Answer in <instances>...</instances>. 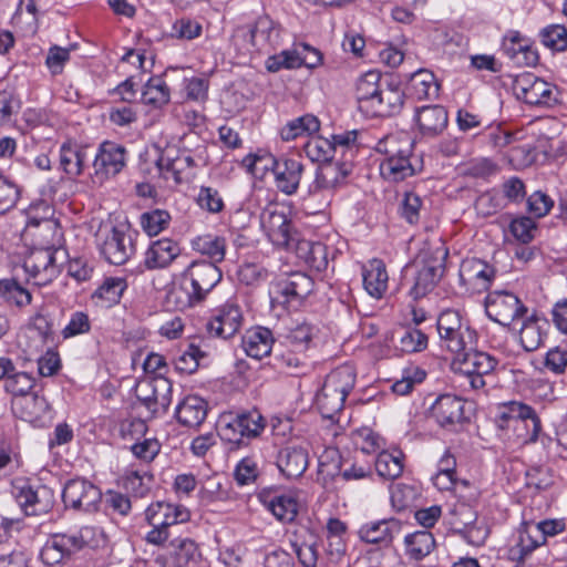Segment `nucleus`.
I'll return each instance as SVG.
<instances>
[{"instance_id":"obj_1","label":"nucleus","mask_w":567,"mask_h":567,"mask_svg":"<svg viewBox=\"0 0 567 567\" xmlns=\"http://www.w3.org/2000/svg\"><path fill=\"white\" fill-rule=\"evenodd\" d=\"M413 143L405 135L391 134L380 140L375 151L383 155L380 174L389 182L398 183L416 174L419 159L412 156Z\"/></svg>"},{"instance_id":"obj_2","label":"nucleus","mask_w":567,"mask_h":567,"mask_svg":"<svg viewBox=\"0 0 567 567\" xmlns=\"http://www.w3.org/2000/svg\"><path fill=\"white\" fill-rule=\"evenodd\" d=\"M264 162V167L271 169L278 190L288 196L297 193L303 173V165L300 161L286 156L275 157L272 155L267 157L249 155L244 159V163L250 169H257L258 165Z\"/></svg>"},{"instance_id":"obj_3","label":"nucleus","mask_w":567,"mask_h":567,"mask_svg":"<svg viewBox=\"0 0 567 567\" xmlns=\"http://www.w3.org/2000/svg\"><path fill=\"white\" fill-rule=\"evenodd\" d=\"M66 259V252L62 248L49 246L34 248L25 257L23 268L34 285L45 286L56 278L61 266Z\"/></svg>"},{"instance_id":"obj_4","label":"nucleus","mask_w":567,"mask_h":567,"mask_svg":"<svg viewBox=\"0 0 567 567\" xmlns=\"http://www.w3.org/2000/svg\"><path fill=\"white\" fill-rule=\"evenodd\" d=\"M447 254V249L443 245L422 250V266L417 269L414 284L409 292L413 299L424 297L435 287L443 276Z\"/></svg>"},{"instance_id":"obj_5","label":"nucleus","mask_w":567,"mask_h":567,"mask_svg":"<svg viewBox=\"0 0 567 567\" xmlns=\"http://www.w3.org/2000/svg\"><path fill=\"white\" fill-rule=\"evenodd\" d=\"M563 519L542 520L536 524H526L520 530L518 540L509 548L508 556L513 561L522 563L540 546L547 536H555L565 530Z\"/></svg>"},{"instance_id":"obj_6","label":"nucleus","mask_w":567,"mask_h":567,"mask_svg":"<svg viewBox=\"0 0 567 567\" xmlns=\"http://www.w3.org/2000/svg\"><path fill=\"white\" fill-rule=\"evenodd\" d=\"M313 290V280L303 272H292L272 282L269 295L271 306L296 307Z\"/></svg>"},{"instance_id":"obj_7","label":"nucleus","mask_w":567,"mask_h":567,"mask_svg":"<svg viewBox=\"0 0 567 567\" xmlns=\"http://www.w3.org/2000/svg\"><path fill=\"white\" fill-rule=\"evenodd\" d=\"M453 367L467 378L473 390L484 389L485 377L489 375L497 365V360L487 352L474 348L457 354L453 360Z\"/></svg>"},{"instance_id":"obj_8","label":"nucleus","mask_w":567,"mask_h":567,"mask_svg":"<svg viewBox=\"0 0 567 567\" xmlns=\"http://www.w3.org/2000/svg\"><path fill=\"white\" fill-rule=\"evenodd\" d=\"M403 101L404 93L399 81L392 75L385 74L384 83L369 103H363L361 113L370 118L392 116L401 111Z\"/></svg>"},{"instance_id":"obj_9","label":"nucleus","mask_w":567,"mask_h":567,"mask_svg":"<svg viewBox=\"0 0 567 567\" xmlns=\"http://www.w3.org/2000/svg\"><path fill=\"white\" fill-rule=\"evenodd\" d=\"M513 90L519 100L529 105L549 106L558 102L556 85L537 78L533 73H522L514 80Z\"/></svg>"},{"instance_id":"obj_10","label":"nucleus","mask_w":567,"mask_h":567,"mask_svg":"<svg viewBox=\"0 0 567 567\" xmlns=\"http://www.w3.org/2000/svg\"><path fill=\"white\" fill-rule=\"evenodd\" d=\"M485 311L491 320L509 327L516 319L524 318L528 309L515 293L495 290L489 292L485 299Z\"/></svg>"},{"instance_id":"obj_11","label":"nucleus","mask_w":567,"mask_h":567,"mask_svg":"<svg viewBox=\"0 0 567 567\" xmlns=\"http://www.w3.org/2000/svg\"><path fill=\"white\" fill-rule=\"evenodd\" d=\"M137 233L126 225L113 227L101 244L100 251L105 260L112 265H124L135 254V238Z\"/></svg>"},{"instance_id":"obj_12","label":"nucleus","mask_w":567,"mask_h":567,"mask_svg":"<svg viewBox=\"0 0 567 567\" xmlns=\"http://www.w3.org/2000/svg\"><path fill=\"white\" fill-rule=\"evenodd\" d=\"M260 226L268 239L277 247L290 249L297 241L291 221L277 206H268L261 212Z\"/></svg>"},{"instance_id":"obj_13","label":"nucleus","mask_w":567,"mask_h":567,"mask_svg":"<svg viewBox=\"0 0 567 567\" xmlns=\"http://www.w3.org/2000/svg\"><path fill=\"white\" fill-rule=\"evenodd\" d=\"M136 396L152 415L164 414L172 402V383L159 375L144 380L136 388Z\"/></svg>"},{"instance_id":"obj_14","label":"nucleus","mask_w":567,"mask_h":567,"mask_svg":"<svg viewBox=\"0 0 567 567\" xmlns=\"http://www.w3.org/2000/svg\"><path fill=\"white\" fill-rule=\"evenodd\" d=\"M221 270L208 261H193L182 274V279L193 290V296L205 300L207 295L221 280Z\"/></svg>"},{"instance_id":"obj_15","label":"nucleus","mask_w":567,"mask_h":567,"mask_svg":"<svg viewBox=\"0 0 567 567\" xmlns=\"http://www.w3.org/2000/svg\"><path fill=\"white\" fill-rule=\"evenodd\" d=\"M66 507L78 511H96L102 493L97 486L85 478H73L66 482L62 492Z\"/></svg>"},{"instance_id":"obj_16","label":"nucleus","mask_w":567,"mask_h":567,"mask_svg":"<svg viewBox=\"0 0 567 567\" xmlns=\"http://www.w3.org/2000/svg\"><path fill=\"white\" fill-rule=\"evenodd\" d=\"M243 313L239 306L227 302L207 321L206 331L210 337L226 340L239 331Z\"/></svg>"},{"instance_id":"obj_17","label":"nucleus","mask_w":567,"mask_h":567,"mask_svg":"<svg viewBox=\"0 0 567 567\" xmlns=\"http://www.w3.org/2000/svg\"><path fill=\"white\" fill-rule=\"evenodd\" d=\"M464 401L454 394H442L430 408V417L443 429L453 430L465 420Z\"/></svg>"},{"instance_id":"obj_18","label":"nucleus","mask_w":567,"mask_h":567,"mask_svg":"<svg viewBox=\"0 0 567 567\" xmlns=\"http://www.w3.org/2000/svg\"><path fill=\"white\" fill-rule=\"evenodd\" d=\"M126 148L115 142L104 141L97 148L93 166L95 174L103 177L117 175L126 165Z\"/></svg>"},{"instance_id":"obj_19","label":"nucleus","mask_w":567,"mask_h":567,"mask_svg":"<svg viewBox=\"0 0 567 567\" xmlns=\"http://www.w3.org/2000/svg\"><path fill=\"white\" fill-rule=\"evenodd\" d=\"M0 380L3 388L12 400H18L32 393L35 386V379L28 372L18 371L13 362L6 357L0 358Z\"/></svg>"},{"instance_id":"obj_20","label":"nucleus","mask_w":567,"mask_h":567,"mask_svg":"<svg viewBox=\"0 0 567 567\" xmlns=\"http://www.w3.org/2000/svg\"><path fill=\"white\" fill-rule=\"evenodd\" d=\"M12 408L22 420L35 426H44L52 420V411L47 399L35 392L12 400Z\"/></svg>"},{"instance_id":"obj_21","label":"nucleus","mask_w":567,"mask_h":567,"mask_svg":"<svg viewBox=\"0 0 567 567\" xmlns=\"http://www.w3.org/2000/svg\"><path fill=\"white\" fill-rule=\"evenodd\" d=\"M352 164L350 159H334L322 164L316 173V178L310 186V192L332 190L339 187L350 174Z\"/></svg>"},{"instance_id":"obj_22","label":"nucleus","mask_w":567,"mask_h":567,"mask_svg":"<svg viewBox=\"0 0 567 567\" xmlns=\"http://www.w3.org/2000/svg\"><path fill=\"white\" fill-rule=\"evenodd\" d=\"M188 519L189 512L182 505L158 501L145 509V520L151 527L169 528Z\"/></svg>"},{"instance_id":"obj_23","label":"nucleus","mask_w":567,"mask_h":567,"mask_svg":"<svg viewBox=\"0 0 567 567\" xmlns=\"http://www.w3.org/2000/svg\"><path fill=\"white\" fill-rule=\"evenodd\" d=\"M414 121L422 136L435 137L446 128L449 114L442 105H424L415 110Z\"/></svg>"},{"instance_id":"obj_24","label":"nucleus","mask_w":567,"mask_h":567,"mask_svg":"<svg viewBox=\"0 0 567 567\" xmlns=\"http://www.w3.org/2000/svg\"><path fill=\"white\" fill-rule=\"evenodd\" d=\"M402 524L396 518L380 519L363 524L359 530V538L368 544L389 545L401 533Z\"/></svg>"},{"instance_id":"obj_25","label":"nucleus","mask_w":567,"mask_h":567,"mask_svg":"<svg viewBox=\"0 0 567 567\" xmlns=\"http://www.w3.org/2000/svg\"><path fill=\"white\" fill-rule=\"evenodd\" d=\"M258 499L281 523L293 522L298 514V502L291 494L262 491L258 494Z\"/></svg>"},{"instance_id":"obj_26","label":"nucleus","mask_w":567,"mask_h":567,"mask_svg":"<svg viewBox=\"0 0 567 567\" xmlns=\"http://www.w3.org/2000/svg\"><path fill=\"white\" fill-rule=\"evenodd\" d=\"M181 254V248L171 238L155 240L147 248L144 265L147 269H163L169 266Z\"/></svg>"},{"instance_id":"obj_27","label":"nucleus","mask_w":567,"mask_h":567,"mask_svg":"<svg viewBox=\"0 0 567 567\" xmlns=\"http://www.w3.org/2000/svg\"><path fill=\"white\" fill-rule=\"evenodd\" d=\"M16 501L25 515H41L52 505L51 493L44 486L38 489L29 485L22 486L16 494Z\"/></svg>"},{"instance_id":"obj_28","label":"nucleus","mask_w":567,"mask_h":567,"mask_svg":"<svg viewBox=\"0 0 567 567\" xmlns=\"http://www.w3.org/2000/svg\"><path fill=\"white\" fill-rule=\"evenodd\" d=\"M275 339L271 330L265 327H255L244 334L241 347L245 353L254 359L260 360L271 353Z\"/></svg>"},{"instance_id":"obj_29","label":"nucleus","mask_w":567,"mask_h":567,"mask_svg":"<svg viewBox=\"0 0 567 567\" xmlns=\"http://www.w3.org/2000/svg\"><path fill=\"white\" fill-rule=\"evenodd\" d=\"M277 466L287 478L301 476L308 467V452L301 446H286L277 456Z\"/></svg>"},{"instance_id":"obj_30","label":"nucleus","mask_w":567,"mask_h":567,"mask_svg":"<svg viewBox=\"0 0 567 567\" xmlns=\"http://www.w3.org/2000/svg\"><path fill=\"white\" fill-rule=\"evenodd\" d=\"M548 321L539 317L536 312L525 316V320L519 329V342L527 352L537 350L544 342Z\"/></svg>"},{"instance_id":"obj_31","label":"nucleus","mask_w":567,"mask_h":567,"mask_svg":"<svg viewBox=\"0 0 567 567\" xmlns=\"http://www.w3.org/2000/svg\"><path fill=\"white\" fill-rule=\"evenodd\" d=\"M441 347L447 349L455 357L465 350L476 347L477 333L471 327L470 321L457 326L455 329L440 334Z\"/></svg>"},{"instance_id":"obj_32","label":"nucleus","mask_w":567,"mask_h":567,"mask_svg":"<svg viewBox=\"0 0 567 567\" xmlns=\"http://www.w3.org/2000/svg\"><path fill=\"white\" fill-rule=\"evenodd\" d=\"M86 159L85 148L73 142H65L59 150V168L69 177L82 175Z\"/></svg>"},{"instance_id":"obj_33","label":"nucleus","mask_w":567,"mask_h":567,"mask_svg":"<svg viewBox=\"0 0 567 567\" xmlns=\"http://www.w3.org/2000/svg\"><path fill=\"white\" fill-rule=\"evenodd\" d=\"M208 404L198 395L186 396L176 408V417L185 426H198L207 416Z\"/></svg>"},{"instance_id":"obj_34","label":"nucleus","mask_w":567,"mask_h":567,"mask_svg":"<svg viewBox=\"0 0 567 567\" xmlns=\"http://www.w3.org/2000/svg\"><path fill=\"white\" fill-rule=\"evenodd\" d=\"M406 90L410 96L421 101L437 97L440 85L431 71L420 69L411 74Z\"/></svg>"},{"instance_id":"obj_35","label":"nucleus","mask_w":567,"mask_h":567,"mask_svg":"<svg viewBox=\"0 0 567 567\" xmlns=\"http://www.w3.org/2000/svg\"><path fill=\"white\" fill-rule=\"evenodd\" d=\"M363 286L373 298H381L388 288L389 276L385 265L380 259H372L363 268Z\"/></svg>"},{"instance_id":"obj_36","label":"nucleus","mask_w":567,"mask_h":567,"mask_svg":"<svg viewBox=\"0 0 567 567\" xmlns=\"http://www.w3.org/2000/svg\"><path fill=\"white\" fill-rule=\"evenodd\" d=\"M509 431L513 432V436L518 444L525 445L537 441L542 431V423L535 410L527 405L526 413L516 419Z\"/></svg>"},{"instance_id":"obj_37","label":"nucleus","mask_w":567,"mask_h":567,"mask_svg":"<svg viewBox=\"0 0 567 567\" xmlns=\"http://www.w3.org/2000/svg\"><path fill=\"white\" fill-rule=\"evenodd\" d=\"M250 29L257 44V51L275 49L279 45L280 27L270 17L261 16L257 18Z\"/></svg>"},{"instance_id":"obj_38","label":"nucleus","mask_w":567,"mask_h":567,"mask_svg":"<svg viewBox=\"0 0 567 567\" xmlns=\"http://www.w3.org/2000/svg\"><path fill=\"white\" fill-rule=\"evenodd\" d=\"M168 567H190L200 559L198 545L190 538H175L171 542Z\"/></svg>"},{"instance_id":"obj_39","label":"nucleus","mask_w":567,"mask_h":567,"mask_svg":"<svg viewBox=\"0 0 567 567\" xmlns=\"http://www.w3.org/2000/svg\"><path fill=\"white\" fill-rule=\"evenodd\" d=\"M293 246L296 247L298 257L310 268L317 271L327 269L329 264L328 247L324 244L297 239Z\"/></svg>"},{"instance_id":"obj_40","label":"nucleus","mask_w":567,"mask_h":567,"mask_svg":"<svg viewBox=\"0 0 567 567\" xmlns=\"http://www.w3.org/2000/svg\"><path fill=\"white\" fill-rule=\"evenodd\" d=\"M217 434L221 441L230 445L229 450L246 446L238 413L228 412L221 414L217 423Z\"/></svg>"},{"instance_id":"obj_41","label":"nucleus","mask_w":567,"mask_h":567,"mask_svg":"<svg viewBox=\"0 0 567 567\" xmlns=\"http://www.w3.org/2000/svg\"><path fill=\"white\" fill-rule=\"evenodd\" d=\"M434 546V537L427 530H417L404 537V553L410 559L415 561L422 560L430 555Z\"/></svg>"},{"instance_id":"obj_42","label":"nucleus","mask_w":567,"mask_h":567,"mask_svg":"<svg viewBox=\"0 0 567 567\" xmlns=\"http://www.w3.org/2000/svg\"><path fill=\"white\" fill-rule=\"evenodd\" d=\"M141 100L145 105L162 109L171 100V91L166 82L159 76L151 78L144 85Z\"/></svg>"},{"instance_id":"obj_43","label":"nucleus","mask_w":567,"mask_h":567,"mask_svg":"<svg viewBox=\"0 0 567 567\" xmlns=\"http://www.w3.org/2000/svg\"><path fill=\"white\" fill-rule=\"evenodd\" d=\"M192 248L202 255H207L212 261L220 262L225 258L226 240L224 237L205 234L195 237L192 240Z\"/></svg>"},{"instance_id":"obj_44","label":"nucleus","mask_w":567,"mask_h":567,"mask_svg":"<svg viewBox=\"0 0 567 567\" xmlns=\"http://www.w3.org/2000/svg\"><path fill=\"white\" fill-rule=\"evenodd\" d=\"M384 76L377 70H370L359 78L355 91L360 112L363 110V103H369L374 94L378 93V90L384 83Z\"/></svg>"},{"instance_id":"obj_45","label":"nucleus","mask_w":567,"mask_h":567,"mask_svg":"<svg viewBox=\"0 0 567 567\" xmlns=\"http://www.w3.org/2000/svg\"><path fill=\"white\" fill-rule=\"evenodd\" d=\"M320 123L313 115L307 114L288 122L281 130L280 136L284 141H292L302 135L318 132Z\"/></svg>"},{"instance_id":"obj_46","label":"nucleus","mask_w":567,"mask_h":567,"mask_svg":"<svg viewBox=\"0 0 567 567\" xmlns=\"http://www.w3.org/2000/svg\"><path fill=\"white\" fill-rule=\"evenodd\" d=\"M126 288V282L121 278H107L93 293V299L101 307H112L120 302Z\"/></svg>"},{"instance_id":"obj_47","label":"nucleus","mask_w":567,"mask_h":567,"mask_svg":"<svg viewBox=\"0 0 567 567\" xmlns=\"http://www.w3.org/2000/svg\"><path fill=\"white\" fill-rule=\"evenodd\" d=\"M355 384V372L350 365H341L332 370L323 382V385L331 391H338L342 395H347Z\"/></svg>"},{"instance_id":"obj_48","label":"nucleus","mask_w":567,"mask_h":567,"mask_svg":"<svg viewBox=\"0 0 567 567\" xmlns=\"http://www.w3.org/2000/svg\"><path fill=\"white\" fill-rule=\"evenodd\" d=\"M375 471L379 476L388 480L399 477L403 472L402 454L380 451L375 460Z\"/></svg>"},{"instance_id":"obj_49","label":"nucleus","mask_w":567,"mask_h":567,"mask_svg":"<svg viewBox=\"0 0 567 567\" xmlns=\"http://www.w3.org/2000/svg\"><path fill=\"white\" fill-rule=\"evenodd\" d=\"M346 398L347 395H342V393L338 391H331V389H327L322 385L320 392L317 394V406L323 417L333 419V416L343 409Z\"/></svg>"},{"instance_id":"obj_50","label":"nucleus","mask_w":567,"mask_h":567,"mask_svg":"<svg viewBox=\"0 0 567 567\" xmlns=\"http://www.w3.org/2000/svg\"><path fill=\"white\" fill-rule=\"evenodd\" d=\"M390 497L391 504L396 511H405L415 505L420 492L414 485L398 483L391 485Z\"/></svg>"},{"instance_id":"obj_51","label":"nucleus","mask_w":567,"mask_h":567,"mask_svg":"<svg viewBox=\"0 0 567 567\" xmlns=\"http://www.w3.org/2000/svg\"><path fill=\"white\" fill-rule=\"evenodd\" d=\"M352 443L365 454L379 453L383 450L384 441L370 427H361L351 433Z\"/></svg>"},{"instance_id":"obj_52","label":"nucleus","mask_w":567,"mask_h":567,"mask_svg":"<svg viewBox=\"0 0 567 567\" xmlns=\"http://www.w3.org/2000/svg\"><path fill=\"white\" fill-rule=\"evenodd\" d=\"M238 416L241 421V431L247 446L251 440L261 435L267 422L260 412L255 409L239 412Z\"/></svg>"},{"instance_id":"obj_53","label":"nucleus","mask_w":567,"mask_h":567,"mask_svg":"<svg viewBox=\"0 0 567 567\" xmlns=\"http://www.w3.org/2000/svg\"><path fill=\"white\" fill-rule=\"evenodd\" d=\"M166 302L174 310L183 311L200 303L199 298L193 296V290L182 279L179 286L171 289L166 296Z\"/></svg>"},{"instance_id":"obj_54","label":"nucleus","mask_w":567,"mask_h":567,"mask_svg":"<svg viewBox=\"0 0 567 567\" xmlns=\"http://www.w3.org/2000/svg\"><path fill=\"white\" fill-rule=\"evenodd\" d=\"M305 152L312 162L326 164L337 159L333 145L328 138H310L305 145Z\"/></svg>"},{"instance_id":"obj_55","label":"nucleus","mask_w":567,"mask_h":567,"mask_svg":"<svg viewBox=\"0 0 567 567\" xmlns=\"http://www.w3.org/2000/svg\"><path fill=\"white\" fill-rule=\"evenodd\" d=\"M171 223V215L163 209L145 212L140 217L142 229L151 237L157 236L165 230Z\"/></svg>"},{"instance_id":"obj_56","label":"nucleus","mask_w":567,"mask_h":567,"mask_svg":"<svg viewBox=\"0 0 567 567\" xmlns=\"http://www.w3.org/2000/svg\"><path fill=\"white\" fill-rule=\"evenodd\" d=\"M527 405L520 402L511 401L499 405L495 413V424L499 430L509 431L517 417L526 413Z\"/></svg>"},{"instance_id":"obj_57","label":"nucleus","mask_w":567,"mask_h":567,"mask_svg":"<svg viewBox=\"0 0 567 567\" xmlns=\"http://www.w3.org/2000/svg\"><path fill=\"white\" fill-rule=\"evenodd\" d=\"M0 297L8 303L17 307H24L29 305L32 299L30 291L12 279L0 280Z\"/></svg>"},{"instance_id":"obj_58","label":"nucleus","mask_w":567,"mask_h":567,"mask_svg":"<svg viewBox=\"0 0 567 567\" xmlns=\"http://www.w3.org/2000/svg\"><path fill=\"white\" fill-rule=\"evenodd\" d=\"M357 137L358 132L354 130L332 135L330 141L331 144L333 145L334 155L337 159H350V162L352 163V159L357 152Z\"/></svg>"},{"instance_id":"obj_59","label":"nucleus","mask_w":567,"mask_h":567,"mask_svg":"<svg viewBox=\"0 0 567 567\" xmlns=\"http://www.w3.org/2000/svg\"><path fill=\"white\" fill-rule=\"evenodd\" d=\"M540 42L544 47L556 52H564L567 49V29L561 24H550L539 32Z\"/></svg>"},{"instance_id":"obj_60","label":"nucleus","mask_w":567,"mask_h":567,"mask_svg":"<svg viewBox=\"0 0 567 567\" xmlns=\"http://www.w3.org/2000/svg\"><path fill=\"white\" fill-rule=\"evenodd\" d=\"M399 349L405 353H414L424 350L427 347V336L416 328L401 329Z\"/></svg>"},{"instance_id":"obj_61","label":"nucleus","mask_w":567,"mask_h":567,"mask_svg":"<svg viewBox=\"0 0 567 567\" xmlns=\"http://www.w3.org/2000/svg\"><path fill=\"white\" fill-rule=\"evenodd\" d=\"M467 276L470 280H477L481 288L486 289L491 285L495 270L492 266L482 260H472L462 267V277Z\"/></svg>"},{"instance_id":"obj_62","label":"nucleus","mask_w":567,"mask_h":567,"mask_svg":"<svg viewBox=\"0 0 567 567\" xmlns=\"http://www.w3.org/2000/svg\"><path fill=\"white\" fill-rule=\"evenodd\" d=\"M311 339L312 328L307 323H301L297 324L286 333L282 344L286 348H291L295 351H298L299 353H305L311 342Z\"/></svg>"},{"instance_id":"obj_63","label":"nucleus","mask_w":567,"mask_h":567,"mask_svg":"<svg viewBox=\"0 0 567 567\" xmlns=\"http://www.w3.org/2000/svg\"><path fill=\"white\" fill-rule=\"evenodd\" d=\"M274 360L277 367L286 368L291 372H297L305 365V354L284 344L275 348Z\"/></svg>"},{"instance_id":"obj_64","label":"nucleus","mask_w":567,"mask_h":567,"mask_svg":"<svg viewBox=\"0 0 567 567\" xmlns=\"http://www.w3.org/2000/svg\"><path fill=\"white\" fill-rule=\"evenodd\" d=\"M152 476L138 471H127L123 476V487L135 497H144L151 489Z\"/></svg>"}]
</instances>
